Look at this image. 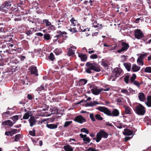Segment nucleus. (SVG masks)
Listing matches in <instances>:
<instances>
[{
    "label": "nucleus",
    "mask_w": 151,
    "mask_h": 151,
    "mask_svg": "<svg viewBox=\"0 0 151 151\" xmlns=\"http://www.w3.org/2000/svg\"><path fill=\"white\" fill-rule=\"evenodd\" d=\"M21 135L20 134H18L16 135L15 136V138L14 139V141L16 142L18 141V140L21 137Z\"/></svg>",
    "instance_id": "53"
},
{
    "label": "nucleus",
    "mask_w": 151,
    "mask_h": 151,
    "mask_svg": "<svg viewBox=\"0 0 151 151\" xmlns=\"http://www.w3.org/2000/svg\"><path fill=\"white\" fill-rule=\"evenodd\" d=\"M140 68V66H138L135 64H133L132 67V70L134 72H137L138 71Z\"/></svg>",
    "instance_id": "26"
},
{
    "label": "nucleus",
    "mask_w": 151,
    "mask_h": 151,
    "mask_svg": "<svg viewBox=\"0 0 151 151\" xmlns=\"http://www.w3.org/2000/svg\"><path fill=\"white\" fill-rule=\"evenodd\" d=\"M87 81L85 79H81L79 81V82L82 85H84L87 83Z\"/></svg>",
    "instance_id": "44"
},
{
    "label": "nucleus",
    "mask_w": 151,
    "mask_h": 151,
    "mask_svg": "<svg viewBox=\"0 0 151 151\" xmlns=\"http://www.w3.org/2000/svg\"><path fill=\"white\" fill-rule=\"evenodd\" d=\"M124 113L126 114H132V110L131 108L129 106L127 105L124 106Z\"/></svg>",
    "instance_id": "12"
},
{
    "label": "nucleus",
    "mask_w": 151,
    "mask_h": 151,
    "mask_svg": "<svg viewBox=\"0 0 151 151\" xmlns=\"http://www.w3.org/2000/svg\"><path fill=\"white\" fill-rule=\"evenodd\" d=\"M18 118L19 117L18 115H17L12 117L11 118V119H12L14 122V123H15L18 120Z\"/></svg>",
    "instance_id": "49"
},
{
    "label": "nucleus",
    "mask_w": 151,
    "mask_h": 151,
    "mask_svg": "<svg viewBox=\"0 0 151 151\" xmlns=\"http://www.w3.org/2000/svg\"><path fill=\"white\" fill-rule=\"evenodd\" d=\"M31 29H32V30L31 29L27 30L25 31V33L27 36H29L31 34H32L33 33L34 31V28H32Z\"/></svg>",
    "instance_id": "33"
},
{
    "label": "nucleus",
    "mask_w": 151,
    "mask_h": 151,
    "mask_svg": "<svg viewBox=\"0 0 151 151\" xmlns=\"http://www.w3.org/2000/svg\"><path fill=\"white\" fill-rule=\"evenodd\" d=\"M124 132H123V134L125 135H131L133 134V132L131 130L128 129H124Z\"/></svg>",
    "instance_id": "22"
},
{
    "label": "nucleus",
    "mask_w": 151,
    "mask_h": 151,
    "mask_svg": "<svg viewBox=\"0 0 151 151\" xmlns=\"http://www.w3.org/2000/svg\"><path fill=\"white\" fill-rule=\"evenodd\" d=\"M99 104H100V103H99L98 101H94L93 102H90V105H89L91 106H95L96 105Z\"/></svg>",
    "instance_id": "54"
},
{
    "label": "nucleus",
    "mask_w": 151,
    "mask_h": 151,
    "mask_svg": "<svg viewBox=\"0 0 151 151\" xmlns=\"http://www.w3.org/2000/svg\"><path fill=\"white\" fill-rule=\"evenodd\" d=\"M98 56L96 54H93L91 55L90 58L91 59H96L97 58Z\"/></svg>",
    "instance_id": "61"
},
{
    "label": "nucleus",
    "mask_w": 151,
    "mask_h": 151,
    "mask_svg": "<svg viewBox=\"0 0 151 151\" xmlns=\"http://www.w3.org/2000/svg\"><path fill=\"white\" fill-rule=\"evenodd\" d=\"M129 76L128 75H126L124 77V81L125 83L127 84L129 83Z\"/></svg>",
    "instance_id": "42"
},
{
    "label": "nucleus",
    "mask_w": 151,
    "mask_h": 151,
    "mask_svg": "<svg viewBox=\"0 0 151 151\" xmlns=\"http://www.w3.org/2000/svg\"><path fill=\"white\" fill-rule=\"evenodd\" d=\"M21 83L23 85H27L30 84V83L29 82H28V80L26 78L23 80Z\"/></svg>",
    "instance_id": "38"
},
{
    "label": "nucleus",
    "mask_w": 151,
    "mask_h": 151,
    "mask_svg": "<svg viewBox=\"0 0 151 151\" xmlns=\"http://www.w3.org/2000/svg\"><path fill=\"white\" fill-rule=\"evenodd\" d=\"M84 141L87 142H89L90 141V139L88 137H87V136L85 137V138L83 139Z\"/></svg>",
    "instance_id": "64"
},
{
    "label": "nucleus",
    "mask_w": 151,
    "mask_h": 151,
    "mask_svg": "<svg viewBox=\"0 0 151 151\" xmlns=\"http://www.w3.org/2000/svg\"><path fill=\"white\" fill-rule=\"evenodd\" d=\"M62 52V50L60 49H56L54 51V52L56 55H59Z\"/></svg>",
    "instance_id": "41"
},
{
    "label": "nucleus",
    "mask_w": 151,
    "mask_h": 151,
    "mask_svg": "<svg viewBox=\"0 0 151 151\" xmlns=\"http://www.w3.org/2000/svg\"><path fill=\"white\" fill-rule=\"evenodd\" d=\"M2 124L4 125H7L10 127H12L14 124L10 120H5L2 122Z\"/></svg>",
    "instance_id": "16"
},
{
    "label": "nucleus",
    "mask_w": 151,
    "mask_h": 151,
    "mask_svg": "<svg viewBox=\"0 0 151 151\" xmlns=\"http://www.w3.org/2000/svg\"><path fill=\"white\" fill-rule=\"evenodd\" d=\"M44 38L45 40H48L51 39L50 36L49 34H45L44 35Z\"/></svg>",
    "instance_id": "40"
},
{
    "label": "nucleus",
    "mask_w": 151,
    "mask_h": 151,
    "mask_svg": "<svg viewBox=\"0 0 151 151\" xmlns=\"http://www.w3.org/2000/svg\"><path fill=\"white\" fill-rule=\"evenodd\" d=\"M30 116V115L29 113L27 112L25 113L23 117V119H29Z\"/></svg>",
    "instance_id": "45"
},
{
    "label": "nucleus",
    "mask_w": 151,
    "mask_h": 151,
    "mask_svg": "<svg viewBox=\"0 0 151 151\" xmlns=\"http://www.w3.org/2000/svg\"><path fill=\"white\" fill-rule=\"evenodd\" d=\"M134 33L135 38L138 40L141 39L144 37V34L142 31L140 29H135Z\"/></svg>",
    "instance_id": "6"
},
{
    "label": "nucleus",
    "mask_w": 151,
    "mask_h": 151,
    "mask_svg": "<svg viewBox=\"0 0 151 151\" xmlns=\"http://www.w3.org/2000/svg\"><path fill=\"white\" fill-rule=\"evenodd\" d=\"M29 133L31 135L35 136V131L34 129H33L32 131H30Z\"/></svg>",
    "instance_id": "55"
},
{
    "label": "nucleus",
    "mask_w": 151,
    "mask_h": 151,
    "mask_svg": "<svg viewBox=\"0 0 151 151\" xmlns=\"http://www.w3.org/2000/svg\"><path fill=\"white\" fill-rule=\"evenodd\" d=\"M70 22H71V25L73 26H76L77 25H78V22L77 20H75V19L73 17H72L70 20Z\"/></svg>",
    "instance_id": "30"
},
{
    "label": "nucleus",
    "mask_w": 151,
    "mask_h": 151,
    "mask_svg": "<svg viewBox=\"0 0 151 151\" xmlns=\"http://www.w3.org/2000/svg\"><path fill=\"white\" fill-rule=\"evenodd\" d=\"M122 72L121 68H117L115 69L113 72L112 74L109 79V81H114L117 77H118Z\"/></svg>",
    "instance_id": "2"
},
{
    "label": "nucleus",
    "mask_w": 151,
    "mask_h": 151,
    "mask_svg": "<svg viewBox=\"0 0 151 151\" xmlns=\"http://www.w3.org/2000/svg\"><path fill=\"white\" fill-rule=\"evenodd\" d=\"M73 120L75 122L80 124H82L86 121L85 119L81 115L76 116Z\"/></svg>",
    "instance_id": "9"
},
{
    "label": "nucleus",
    "mask_w": 151,
    "mask_h": 151,
    "mask_svg": "<svg viewBox=\"0 0 151 151\" xmlns=\"http://www.w3.org/2000/svg\"><path fill=\"white\" fill-rule=\"evenodd\" d=\"M92 27L94 28L98 27L99 28H101L102 27L103 25L102 24H99L97 23L96 21L94 22L92 24Z\"/></svg>",
    "instance_id": "28"
},
{
    "label": "nucleus",
    "mask_w": 151,
    "mask_h": 151,
    "mask_svg": "<svg viewBox=\"0 0 151 151\" xmlns=\"http://www.w3.org/2000/svg\"><path fill=\"white\" fill-rule=\"evenodd\" d=\"M147 102H146V104L148 107H151V96H149L147 97Z\"/></svg>",
    "instance_id": "29"
},
{
    "label": "nucleus",
    "mask_w": 151,
    "mask_h": 151,
    "mask_svg": "<svg viewBox=\"0 0 151 151\" xmlns=\"http://www.w3.org/2000/svg\"><path fill=\"white\" fill-rule=\"evenodd\" d=\"M50 111L52 114H57L58 113V109L56 107H52L50 108Z\"/></svg>",
    "instance_id": "27"
},
{
    "label": "nucleus",
    "mask_w": 151,
    "mask_h": 151,
    "mask_svg": "<svg viewBox=\"0 0 151 151\" xmlns=\"http://www.w3.org/2000/svg\"><path fill=\"white\" fill-rule=\"evenodd\" d=\"M101 65L104 67L105 69L108 70V69L109 66L107 61L103 60H102L101 62Z\"/></svg>",
    "instance_id": "21"
},
{
    "label": "nucleus",
    "mask_w": 151,
    "mask_h": 151,
    "mask_svg": "<svg viewBox=\"0 0 151 151\" xmlns=\"http://www.w3.org/2000/svg\"><path fill=\"white\" fill-rule=\"evenodd\" d=\"M136 74L134 73L133 74L132 76L130 78L131 82V83L133 82L134 81V80L136 79Z\"/></svg>",
    "instance_id": "47"
},
{
    "label": "nucleus",
    "mask_w": 151,
    "mask_h": 151,
    "mask_svg": "<svg viewBox=\"0 0 151 151\" xmlns=\"http://www.w3.org/2000/svg\"><path fill=\"white\" fill-rule=\"evenodd\" d=\"M56 33L57 34L56 35L55 37H56L58 38L62 37L64 40H65L67 37L68 36L65 35L67 33L65 31L61 32L60 30H57Z\"/></svg>",
    "instance_id": "8"
},
{
    "label": "nucleus",
    "mask_w": 151,
    "mask_h": 151,
    "mask_svg": "<svg viewBox=\"0 0 151 151\" xmlns=\"http://www.w3.org/2000/svg\"><path fill=\"white\" fill-rule=\"evenodd\" d=\"M108 136V134L102 130H101L96 134V141L97 142H99L101 139V138L103 137L106 139Z\"/></svg>",
    "instance_id": "4"
},
{
    "label": "nucleus",
    "mask_w": 151,
    "mask_h": 151,
    "mask_svg": "<svg viewBox=\"0 0 151 151\" xmlns=\"http://www.w3.org/2000/svg\"><path fill=\"white\" fill-rule=\"evenodd\" d=\"M81 132H84L87 134H88L89 133L88 130L84 128L81 129Z\"/></svg>",
    "instance_id": "56"
},
{
    "label": "nucleus",
    "mask_w": 151,
    "mask_h": 151,
    "mask_svg": "<svg viewBox=\"0 0 151 151\" xmlns=\"http://www.w3.org/2000/svg\"><path fill=\"white\" fill-rule=\"evenodd\" d=\"M72 48V47H70L68 49V55L69 56H73L74 55L75 50L74 49H76L75 47L73 48L74 49H73Z\"/></svg>",
    "instance_id": "17"
},
{
    "label": "nucleus",
    "mask_w": 151,
    "mask_h": 151,
    "mask_svg": "<svg viewBox=\"0 0 151 151\" xmlns=\"http://www.w3.org/2000/svg\"><path fill=\"white\" fill-rule=\"evenodd\" d=\"M92 94L95 95L99 94L103 91V88H98L94 84H88Z\"/></svg>",
    "instance_id": "3"
},
{
    "label": "nucleus",
    "mask_w": 151,
    "mask_h": 151,
    "mask_svg": "<svg viewBox=\"0 0 151 151\" xmlns=\"http://www.w3.org/2000/svg\"><path fill=\"white\" fill-rule=\"evenodd\" d=\"M86 66L88 67L86 70V72L88 73H91L92 72L91 71V66L92 65L91 63L89 62H88L86 63Z\"/></svg>",
    "instance_id": "19"
},
{
    "label": "nucleus",
    "mask_w": 151,
    "mask_h": 151,
    "mask_svg": "<svg viewBox=\"0 0 151 151\" xmlns=\"http://www.w3.org/2000/svg\"><path fill=\"white\" fill-rule=\"evenodd\" d=\"M78 57L81 58L82 61L85 62L87 60V56L86 54H83L81 53H79Z\"/></svg>",
    "instance_id": "25"
},
{
    "label": "nucleus",
    "mask_w": 151,
    "mask_h": 151,
    "mask_svg": "<svg viewBox=\"0 0 151 151\" xmlns=\"http://www.w3.org/2000/svg\"><path fill=\"white\" fill-rule=\"evenodd\" d=\"M27 98L29 100H32L33 99L32 95L29 94H28L27 95Z\"/></svg>",
    "instance_id": "63"
},
{
    "label": "nucleus",
    "mask_w": 151,
    "mask_h": 151,
    "mask_svg": "<svg viewBox=\"0 0 151 151\" xmlns=\"http://www.w3.org/2000/svg\"><path fill=\"white\" fill-rule=\"evenodd\" d=\"M77 26H75V27L73 28V32L75 33L77 32L80 31V24H78V25H77Z\"/></svg>",
    "instance_id": "35"
},
{
    "label": "nucleus",
    "mask_w": 151,
    "mask_h": 151,
    "mask_svg": "<svg viewBox=\"0 0 151 151\" xmlns=\"http://www.w3.org/2000/svg\"><path fill=\"white\" fill-rule=\"evenodd\" d=\"M7 46L10 49L12 48L14 46V45L10 43H8L6 44Z\"/></svg>",
    "instance_id": "62"
},
{
    "label": "nucleus",
    "mask_w": 151,
    "mask_h": 151,
    "mask_svg": "<svg viewBox=\"0 0 151 151\" xmlns=\"http://www.w3.org/2000/svg\"><path fill=\"white\" fill-rule=\"evenodd\" d=\"M95 117L96 119L98 120L101 121L103 119V117L100 114H96L95 115Z\"/></svg>",
    "instance_id": "43"
},
{
    "label": "nucleus",
    "mask_w": 151,
    "mask_h": 151,
    "mask_svg": "<svg viewBox=\"0 0 151 151\" xmlns=\"http://www.w3.org/2000/svg\"><path fill=\"white\" fill-rule=\"evenodd\" d=\"M147 55L146 53L143 54H141L139 58L143 60L147 56Z\"/></svg>",
    "instance_id": "52"
},
{
    "label": "nucleus",
    "mask_w": 151,
    "mask_h": 151,
    "mask_svg": "<svg viewBox=\"0 0 151 151\" xmlns=\"http://www.w3.org/2000/svg\"><path fill=\"white\" fill-rule=\"evenodd\" d=\"M46 84L44 86V84H42L38 87L35 90L38 92L40 94L42 93V92H44L47 91V86Z\"/></svg>",
    "instance_id": "11"
},
{
    "label": "nucleus",
    "mask_w": 151,
    "mask_h": 151,
    "mask_svg": "<svg viewBox=\"0 0 151 151\" xmlns=\"http://www.w3.org/2000/svg\"><path fill=\"white\" fill-rule=\"evenodd\" d=\"M64 149L65 151H73V149L69 145H66L64 146Z\"/></svg>",
    "instance_id": "31"
},
{
    "label": "nucleus",
    "mask_w": 151,
    "mask_h": 151,
    "mask_svg": "<svg viewBox=\"0 0 151 151\" xmlns=\"http://www.w3.org/2000/svg\"><path fill=\"white\" fill-rule=\"evenodd\" d=\"M118 46H121V48L117 51L118 53H121L127 50L129 47V44L124 42H122L118 44Z\"/></svg>",
    "instance_id": "5"
},
{
    "label": "nucleus",
    "mask_w": 151,
    "mask_h": 151,
    "mask_svg": "<svg viewBox=\"0 0 151 151\" xmlns=\"http://www.w3.org/2000/svg\"><path fill=\"white\" fill-rule=\"evenodd\" d=\"M92 65L91 66V70H93L95 71L99 72L101 71V69L100 67L98 66L95 65V63H91Z\"/></svg>",
    "instance_id": "15"
},
{
    "label": "nucleus",
    "mask_w": 151,
    "mask_h": 151,
    "mask_svg": "<svg viewBox=\"0 0 151 151\" xmlns=\"http://www.w3.org/2000/svg\"><path fill=\"white\" fill-rule=\"evenodd\" d=\"M17 129H14L10 131H7L5 132V134L6 135L9 136H12L14 134L17 133Z\"/></svg>",
    "instance_id": "14"
},
{
    "label": "nucleus",
    "mask_w": 151,
    "mask_h": 151,
    "mask_svg": "<svg viewBox=\"0 0 151 151\" xmlns=\"http://www.w3.org/2000/svg\"><path fill=\"white\" fill-rule=\"evenodd\" d=\"M72 122V121H66L65 122L64 127H68L69 125Z\"/></svg>",
    "instance_id": "51"
},
{
    "label": "nucleus",
    "mask_w": 151,
    "mask_h": 151,
    "mask_svg": "<svg viewBox=\"0 0 151 151\" xmlns=\"http://www.w3.org/2000/svg\"><path fill=\"white\" fill-rule=\"evenodd\" d=\"M48 58L52 61H53L55 59L54 55L52 52H51L48 56Z\"/></svg>",
    "instance_id": "39"
},
{
    "label": "nucleus",
    "mask_w": 151,
    "mask_h": 151,
    "mask_svg": "<svg viewBox=\"0 0 151 151\" xmlns=\"http://www.w3.org/2000/svg\"><path fill=\"white\" fill-rule=\"evenodd\" d=\"M134 84L137 86L138 87H139L140 85V83H139V81H134L133 82Z\"/></svg>",
    "instance_id": "60"
},
{
    "label": "nucleus",
    "mask_w": 151,
    "mask_h": 151,
    "mask_svg": "<svg viewBox=\"0 0 151 151\" xmlns=\"http://www.w3.org/2000/svg\"><path fill=\"white\" fill-rule=\"evenodd\" d=\"M143 19H142V17H140L139 18H138L136 19L134 21V23H138L139 22V21L140 20L141 21H143Z\"/></svg>",
    "instance_id": "57"
},
{
    "label": "nucleus",
    "mask_w": 151,
    "mask_h": 151,
    "mask_svg": "<svg viewBox=\"0 0 151 151\" xmlns=\"http://www.w3.org/2000/svg\"><path fill=\"white\" fill-rule=\"evenodd\" d=\"M28 120L31 127H32L34 125L36 124L37 121L34 116L31 117Z\"/></svg>",
    "instance_id": "13"
},
{
    "label": "nucleus",
    "mask_w": 151,
    "mask_h": 151,
    "mask_svg": "<svg viewBox=\"0 0 151 151\" xmlns=\"http://www.w3.org/2000/svg\"><path fill=\"white\" fill-rule=\"evenodd\" d=\"M134 110L136 114L140 116L144 115L146 112V108L140 104H138L135 106Z\"/></svg>",
    "instance_id": "1"
},
{
    "label": "nucleus",
    "mask_w": 151,
    "mask_h": 151,
    "mask_svg": "<svg viewBox=\"0 0 151 151\" xmlns=\"http://www.w3.org/2000/svg\"><path fill=\"white\" fill-rule=\"evenodd\" d=\"M28 70L30 72L31 74H34L36 76H38L37 70L35 65H32L30 66L28 68Z\"/></svg>",
    "instance_id": "10"
},
{
    "label": "nucleus",
    "mask_w": 151,
    "mask_h": 151,
    "mask_svg": "<svg viewBox=\"0 0 151 151\" xmlns=\"http://www.w3.org/2000/svg\"><path fill=\"white\" fill-rule=\"evenodd\" d=\"M5 39H6V41H8L9 42H10V41L13 40L12 39V37H11V36H7L6 37ZM5 40H4V41H5ZM3 40H2L0 42V43H1V44H2V43H4V41H3Z\"/></svg>",
    "instance_id": "36"
},
{
    "label": "nucleus",
    "mask_w": 151,
    "mask_h": 151,
    "mask_svg": "<svg viewBox=\"0 0 151 151\" xmlns=\"http://www.w3.org/2000/svg\"><path fill=\"white\" fill-rule=\"evenodd\" d=\"M138 97L139 100L142 101H143L145 99V95L142 92L139 93H138Z\"/></svg>",
    "instance_id": "24"
},
{
    "label": "nucleus",
    "mask_w": 151,
    "mask_h": 151,
    "mask_svg": "<svg viewBox=\"0 0 151 151\" xmlns=\"http://www.w3.org/2000/svg\"><path fill=\"white\" fill-rule=\"evenodd\" d=\"M89 117L92 121L94 122L95 121V119L94 118V115L93 114L91 113L90 114Z\"/></svg>",
    "instance_id": "58"
},
{
    "label": "nucleus",
    "mask_w": 151,
    "mask_h": 151,
    "mask_svg": "<svg viewBox=\"0 0 151 151\" xmlns=\"http://www.w3.org/2000/svg\"><path fill=\"white\" fill-rule=\"evenodd\" d=\"M59 124V123H57L56 124H47L46 126L48 128L50 129H55L57 128V125Z\"/></svg>",
    "instance_id": "20"
},
{
    "label": "nucleus",
    "mask_w": 151,
    "mask_h": 151,
    "mask_svg": "<svg viewBox=\"0 0 151 151\" xmlns=\"http://www.w3.org/2000/svg\"><path fill=\"white\" fill-rule=\"evenodd\" d=\"M117 101V104L118 105H120L122 104V100L120 98H118L116 99Z\"/></svg>",
    "instance_id": "59"
},
{
    "label": "nucleus",
    "mask_w": 151,
    "mask_h": 151,
    "mask_svg": "<svg viewBox=\"0 0 151 151\" xmlns=\"http://www.w3.org/2000/svg\"><path fill=\"white\" fill-rule=\"evenodd\" d=\"M137 62L139 65H144V62L143 61V60L139 58L137 59Z\"/></svg>",
    "instance_id": "48"
},
{
    "label": "nucleus",
    "mask_w": 151,
    "mask_h": 151,
    "mask_svg": "<svg viewBox=\"0 0 151 151\" xmlns=\"http://www.w3.org/2000/svg\"><path fill=\"white\" fill-rule=\"evenodd\" d=\"M99 111L104 113L108 116H111V111L105 107L99 106L96 109Z\"/></svg>",
    "instance_id": "7"
},
{
    "label": "nucleus",
    "mask_w": 151,
    "mask_h": 151,
    "mask_svg": "<svg viewBox=\"0 0 151 151\" xmlns=\"http://www.w3.org/2000/svg\"><path fill=\"white\" fill-rule=\"evenodd\" d=\"M3 5H4L6 8H7L9 10L10 8L12 6V4H9V2L7 1H4L2 4Z\"/></svg>",
    "instance_id": "32"
},
{
    "label": "nucleus",
    "mask_w": 151,
    "mask_h": 151,
    "mask_svg": "<svg viewBox=\"0 0 151 151\" xmlns=\"http://www.w3.org/2000/svg\"><path fill=\"white\" fill-rule=\"evenodd\" d=\"M119 110L117 109H115L112 112L111 111V116H117L119 115Z\"/></svg>",
    "instance_id": "18"
},
{
    "label": "nucleus",
    "mask_w": 151,
    "mask_h": 151,
    "mask_svg": "<svg viewBox=\"0 0 151 151\" xmlns=\"http://www.w3.org/2000/svg\"><path fill=\"white\" fill-rule=\"evenodd\" d=\"M144 72L147 73H151V66L146 67L144 69Z\"/></svg>",
    "instance_id": "37"
},
{
    "label": "nucleus",
    "mask_w": 151,
    "mask_h": 151,
    "mask_svg": "<svg viewBox=\"0 0 151 151\" xmlns=\"http://www.w3.org/2000/svg\"><path fill=\"white\" fill-rule=\"evenodd\" d=\"M9 10L2 4L0 6V12H1L4 13H6Z\"/></svg>",
    "instance_id": "23"
},
{
    "label": "nucleus",
    "mask_w": 151,
    "mask_h": 151,
    "mask_svg": "<svg viewBox=\"0 0 151 151\" xmlns=\"http://www.w3.org/2000/svg\"><path fill=\"white\" fill-rule=\"evenodd\" d=\"M46 27L49 30H53L55 29V26L51 24Z\"/></svg>",
    "instance_id": "46"
},
{
    "label": "nucleus",
    "mask_w": 151,
    "mask_h": 151,
    "mask_svg": "<svg viewBox=\"0 0 151 151\" xmlns=\"http://www.w3.org/2000/svg\"><path fill=\"white\" fill-rule=\"evenodd\" d=\"M43 23L46 24V27L51 24V22L49 21L48 19H44L43 21Z\"/></svg>",
    "instance_id": "50"
},
{
    "label": "nucleus",
    "mask_w": 151,
    "mask_h": 151,
    "mask_svg": "<svg viewBox=\"0 0 151 151\" xmlns=\"http://www.w3.org/2000/svg\"><path fill=\"white\" fill-rule=\"evenodd\" d=\"M124 65L126 69L129 71L130 70L131 68V64L129 63H124Z\"/></svg>",
    "instance_id": "34"
}]
</instances>
